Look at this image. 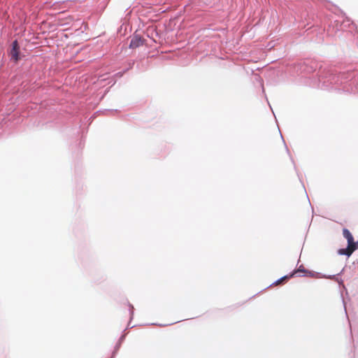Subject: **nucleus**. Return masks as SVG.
<instances>
[{
  "label": "nucleus",
  "mask_w": 358,
  "mask_h": 358,
  "mask_svg": "<svg viewBox=\"0 0 358 358\" xmlns=\"http://www.w3.org/2000/svg\"><path fill=\"white\" fill-rule=\"evenodd\" d=\"M13 48L10 51V56L13 59L17 62L19 59V46L17 41L13 42Z\"/></svg>",
  "instance_id": "nucleus-3"
},
{
  "label": "nucleus",
  "mask_w": 358,
  "mask_h": 358,
  "mask_svg": "<svg viewBox=\"0 0 358 358\" xmlns=\"http://www.w3.org/2000/svg\"><path fill=\"white\" fill-rule=\"evenodd\" d=\"M294 272H296V274L298 273H303L306 274L307 273V271L304 269L303 266H300L299 268L297 270L294 271Z\"/></svg>",
  "instance_id": "nucleus-5"
},
{
  "label": "nucleus",
  "mask_w": 358,
  "mask_h": 358,
  "mask_svg": "<svg viewBox=\"0 0 358 358\" xmlns=\"http://www.w3.org/2000/svg\"><path fill=\"white\" fill-rule=\"evenodd\" d=\"M295 275H296V272H292L291 274L285 275V276L282 277L281 278L278 279L273 283V285L275 286L279 285L280 284L283 282L285 280L294 277Z\"/></svg>",
  "instance_id": "nucleus-4"
},
{
  "label": "nucleus",
  "mask_w": 358,
  "mask_h": 358,
  "mask_svg": "<svg viewBox=\"0 0 358 358\" xmlns=\"http://www.w3.org/2000/svg\"><path fill=\"white\" fill-rule=\"evenodd\" d=\"M144 40L139 35H134L131 40L129 47L131 48H136L143 45Z\"/></svg>",
  "instance_id": "nucleus-2"
},
{
  "label": "nucleus",
  "mask_w": 358,
  "mask_h": 358,
  "mask_svg": "<svg viewBox=\"0 0 358 358\" xmlns=\"http://www.w3.org/2000/svg\"><path fill=\"white\" fill-rule=\"evenodd\" d=\"M343 235L348 241V247L345 249H340L338 253L340 255H345L349 257L358 248V241H354V238L352 234L347 229H343Z\"/></svg>",
  "instance_id": "nucleus-1"
}]
</instances>
